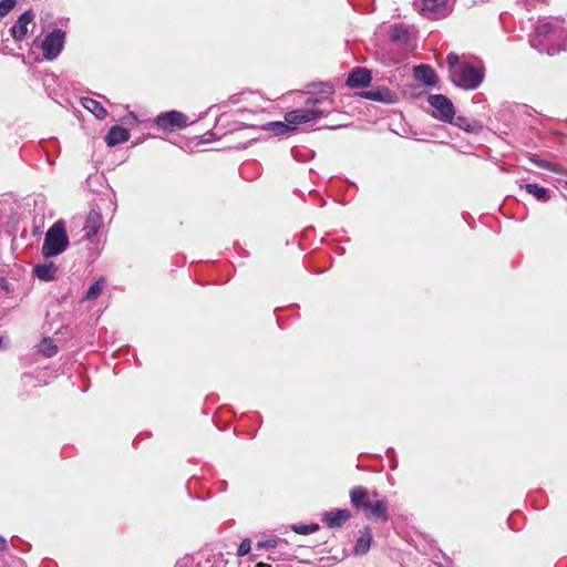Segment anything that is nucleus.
I'll list each match as a JSON object with an SVG mask.
<instances>
[{
  "instance_id": "obj_31",
  "label": "nucleus",
  "mask_w": 567,
  "mask_h": 567,
  "mask_svg": "<svg viewBox=\"0 0 567 567\" xmlns=\"http://www.w3.org/2000/svg\"><path fill=\"white\" fill-rule=\"evenodd\" d=\"M250 549H251L250 540L248 538H245L244 540H241V543L238 546L237 555L239 557L246 556L249 554Z\"/></svg>"
},
{
  "instance_id": "obj_20",
  "label": "nucleus",
  "mask_w": 567,
  "mask_h": 567,
  "mask_svg": "<svg viewBox=\"0 0 567 567\" xmlns=\"http://www.w3.org/2000/svg\"><path fill=\"white\" fill-rule=\"evenodd\" d=\"M34 275L44 281H51L55 278L58 266L54 262L39 264L33 269Z\"/></svg>"
},
{
  "instance_id": "obj_8",
  "label": "nucleus",
  "mask_w": 567,
  "mask_h": 567,
  "mask_svg": "<svg viewBox=\"0 0 567 567\" xmlns=\"http://www.w3.org/2000/svg\"><path fill=\"white\" fill-rule=\"evenodd\" d=\"M155 123L164 131H173L174 128L185 127L187 125V117L182 112L169 111L157 115Z\"/></svg>"
},
{
  "instance_id": "obj_1",
  "label": "nucleus",
  "mask_w": 567,
  "mask_h": 567,
  "mask_svg": "<svg viewBox=\"0 0 567 567\" xmlns=\"http://www.w3.org/2000/svg\"><path fill=\"white\" fill-rule=\"evenodd\" d=\"M558 19L542 18L537 20L529 44L539 53L554 55L566 49L567 30Z\"/></svg>"
},
{
  "instance_id": "obj_5",
  "label": "nucleus",
  "mask_w": 567,
  "mask_h": 567,
  "mask_svg": "<svg viewBox=\"0 0 567 567\" xmlns=\"http://www.w3.org/2000/svg\"><path fill=\"white\" fill-rule=\"evenodd\" d=\"M323 103L324 100L322 99H308L306 107L287 112L285 114V121L290 125H298L324 117L330 113V109L317 106Z\"/></svg>"
},
{
  "instance_id": "obj_7",
  "label": "nucleus",
  "mask_w": 567,
  "mask_h": 567,
  "mask_svg": "<svg viewBox=\"0 0 567 567\" xmlns=\"http://www.w3.org/2000/svg\"><path fill=\"white\" fill-rule=\"evenodd\" d=\"M429 104L434 109L433 116L440 121L452 123L455 109L452 101L443 94H430Z\"/></svg>"
},
{
  "instance_id": "obj_28",
  "label": "nucleus",
  "mask_w": 567,
  "mask_h": 567,
  "mask_svg": "<svg viewBox=\"0 0 567 567\" xmlns=\"http://www.w3.org/2000/svg\"><path fill=\"white\" fill-rule=\"evenodd\" d=\"M282 540L280 538H274V539H265V540H258L256 544L257 549H269L275 548L281 543Z\"/></svg>"
},
{
  "instance_id": "obj_2",
  "label": "nucleus",
  "mask_w": 567,
  "mask_h": 567,
  "mask_svg": "<svg viewBox=\"0 0 567 567\" xmlns=\"http://www.w3.org/2000/svg\"><path fill=\"white\" fill-rule=\"evenodd\" d=\"M446 62L449 65V76L452 83L464 90L477 89L484 80V71L466 61H461L456 53L451 52Z\"/></svg>"
},
{
  "instance_id": "obj_23",
  "label": "nucleus",
  "mask_w": 567,
  "mask_h": 567,
  "mask_svg": "<svg viewBox=\"0 0 567 567\" xmlns=\"http://www.w3.org/2000/svg\"><path fill=\"white\" fill-rule=\"evenodd\" d=\"M104 287H105V281L103 278H100L99 280H96L94 284H92L89 287L84 299H86V300L96 299L103 291Z\"/></svg>"
},
{
  "instance_id": "obj_25",
  "label": "nucleus",
  "mask_w": 567,
  "mask_h": 567,
  "mask_svg": "<svg viewBox=\"0 0 567 567\" xmlns=\"http://www.w3.org/2000/svg\"><path fill=\"white\" fill-rule=\"evenodd\" d=\"M292 530L299 535H310L319 529L318 524H295Z\"/></svg>"
},
{
  "instance_id": "obj_22",
  "label": "nucleus",
  "mask_w": 567,
  "mask_h": 567,
  "mask_svg": "<svg viewBox=\"0 0 567 567\" xmlns=\"http://www.w3.org/2000/svg\"><path fill=\"white\" fill-rule=\"evenodd\" d=\"M39 352H41L45 358H51L56 354L58 347L53 342L51 338H44L38 346Z\"/></svg>"
},
{
  "instance_id": "obj_33",
  "label": "nucleus",
  "mask_w": 567,
  "mask_h": 567,
  "mask_svg": "<svg viewBox=\"0 0 567 567\" xmlns=\"http://www.w3.org/2000/svg\"><path fill=\"white\" fill-rule=\"evenodd\" d=\"M256 567H271V566H270V565H268V564H265V563H258V564L256 565Z\"/></svg>"
},
{
  "instance_id": "obj_3",
  "label": "nucleus",
  "mask_w": 567,
  "mask_h": 567,
  "mask_svg": "<svg viewBox=\"0 0 567 567\" xmlns=\"http://www.w3.org/2000/svg\"><path fill=\"white\" fill-rule=\"evenodd\" d=\"M351 505L362 511L368 518H379L382 522L390 519L388 502L379 498V494L373 492L371 496L363 486H355L350 491Z\"/></svg>"
},
{
  "instance_id": "obj_35",
  "label": "nucleus",
  "mask_w": 567,
  "mask_h": 567,
  "mask_svg": "<svg viewBox=\"0 0 567 567\" xmlns=\"http://www.w3.org/2000/svg\"><path fill=\"white\" fill-rule=\"evenodd\" d=\"M566 187H567V182H566Z\"/></svg>"
},
{
  "instance_id": "obj_24",
  "label": "nucleus",
  "mask_w": 567,
  "mask_h": 567,
  "mask_svg": "<svg viewBox=\"0 0 567 567\" xmlns=\"http://www.w3.org/2000/svg\"><path fill=\"white\" fill-rule=\"evenodd\" d=\"M529 161L532 163H534L536 166L540 167V168H544V169H547L549 172H553V173H558L559 169L557 168V165L556 164H553L546 159H542L539 158L537 155H534V154H530L528 156Z\"/></svg>"
},
{
  "instance_id": "obj_4",
  "label": "nucleus",
  "mask_w": 567,
  "mask_h": 567,
  "mask_svg": "<svg viewBox=\"0 0 567 567\" xmlns=\"http://www.w3.org/2000/svg\"><path fill=\"white\" fill-rule=\"evenodd\" d=\"M69 247V237L63 220L55 221L45 233L41 252L51 258L62 254Z\"/></svg>"
},
{
  "instance_id": "obj_14",
  "label": "nucleus",
  "mask_w": 567,
  "mask_h": 567,
  "mask_svg": "<svg viewBox=\"0 0 567 567\" xmlns=\"http://www.w3.org/2000/svg\"><path fill=\"white\" fill-rule=\"evenodd\" d=\"M414 76L416 80L423 82L424 84L432 86L437 82V75L435 71L427 64H420L414 66Z\"/></svg>"
},
{
  "instance_id": "obj_34",
  "label": "nucleus",
  "mask_w": 567,
  "mask_h": 567,
  "mask_svg": "<svg viewBox=\"0 0 567 567\" xmlns=\"http://www.w3.org/2000/svg\"><path fill=\"white\" fill-rule=\"evenodd\" d=\"M2 341H3V339H2V337L0 336V347L2 346Z\"/></svg>"
},
{
  "instance_id": "obj_27",
  "label": "nucleus",
  "mask_w": 567,
  "mask_h": 567,
  "mask_svg": "<svg viewBox=\"0 0 567 567\" xmlns=\"http://www.w3.org/2000/svg\"><path fill=\"white\" fill-rule=\"evenodd\" d=\"M408 29L402 24H395L391 29V39L393 40H404L408 38Z\"/></svg>"
},
{
  "instance_id": "obj_15",
  "label": "nucleus",
  "mask_w": 567,
  "mask_h": 567,
  "mask_svg": "<svg viewBox=\"0 0 567 567\" xmlns=\"http://www.w3.org/2000/svg\"><path fill=\"white\" fill-rule=\"evenodd\" d=\"M130 138V133L126 128L114 125L110 128L105 136V142L109 146H115L126 142Z\"/></svg>"
},
{
  "instance_id": "obj_19",
  "label": "nucleus",
  "mask_w": 567,
  "mask_h": 567,
  "mask_svg": "<svg viewBox=\"0 0 567 567\" xmlns=\"http://www.w3.org/2000/svg\"><path fill=\"white\" fill-rule=\"evenodd\" d=\"M81 104L85 110L94 114L99 120H103L107 115L106 109L99 101L92 97H82Z\"/></svg>"
},
{
  "instance_id": "obj_13",
  "label": "nucleus",
  "mask_w": 567,
  "mask_h": 567,
  "mask_svg": "<svg viewBox=\"0 0 567 567\" xmlns=\"http://www.w3.org/2000/svg\"><path fill=\"white\" fill-rule=\"evenodd\" d=\"M350 517L351 513L349 509L340 508L324 513L322 522L329 528H337L341 527Z\"/></svg>"
},
{
  "instance_id": "obj_6",
  "label": "nucleus",
  "mask_w": 567,
  "mask_h": 567,
  "mask_svg": "<svg viewBox=\"0 0 567 567\" xmlns=\"http://www.w3.org/2000/svg\"><path fill=\"white\" fill-rule=\"evenodd\" d=\"M65 42V32L61 29H54L48 33L42 43L41 50L45 60L52 61L59 56Z\"/></svg>"
},
{
  "instance_id": "obj_30",
  "label": "nucleus",
  "mask_w": 567,
  "mask_h": 567,
  "mask_svg": "<svg viewBox=\"0 0 567 567\" xmlns=\"http://www.w3.org/2000/svg\"><path fill=\"white\" fill-rule=\"evenodd\" d=\"M174 567H195L194 557L190 555H185L175 563Z\"/></svg>"
},
{
  "instance_id": "obj_11",
  "label": "nucleus",
  "mask_w": 567,
  "mask_h": 567,
  "mask_svg": "<svg viewBox=\"0 0 567 567\" xmlns=\"http://www.w3.org/2000/svg\"><path fill=\"white\" fill-rule=\"evenodd\" d=\"M102 226V215L100 210L92 208L89 213L85 225H84V238L87 240H92L99 233Z\"/></svg>"
},
{
  "instance_id": "obj_10",
  "label": "nucleus",
  "mask_w": 567,
  "mask_h": 567,
  "mask_svg": "<svg viewBox=\"0 0 567 567\" xmlns=\"http://www.w3.org/2000/svg\"><path fill=\"white\" fill-rule=\"evenodd\" d=\"M33 18L34 13L32 10H27L19 16L16 24L10 29V33L16 41H21L25 37L28 25L32 22Z\"/></svg>"
},
{
  "instance_id": "obj_18",
  "label": "nucleus",
  "mask_w": 567,
  "mask_h": 567,
  "mask_svg": "<svg viewBox=\"0 0 567 567\" xmlns=\"http://www.w3.org/2000/svg\"><path fill=\"white\" fill-rule=\"evenodd\" d=\"M452 124L456 125L457 127L468 132V133H478L482 131L483 125L480 121L474 118H468L465 116H454V120L452 121Z\"/></svg>"
},
{
  "instance_id": "obj_9",
  "label": "nucleus",
  "mask_w": 567,
  "mask_h": 567,
  "mask_svg": "<svg viewBox=\"0 0 567 567\" xmlns=\"http://www.w3.org/2000/svg\"><path fill=\"white\" fill-rule=\"evenodd\" d=\"M421 12L430 19H440L449 13L447 0H422Z\"/></svg>"
},
{
  "instance_id": "obj_12",
  "label": "nucleus",
  "mask_w": 567,
  "mask_h": 567,
  "mask_svg": "<svg viewBox=\"0 0 567 567\" xmlns=\"http://www.w3.org/2000/svg\"><path fill=\"white\" fill-rule=\"evenodd\" d=\"M371 73L365 68L353 69L347 79V85L352 89L365 87L371 82Z\"/></svg>"
},
{
  "instance_id": "obj_32",
  "label": "nucleus",
  "mask_w": 567,
  "mask_h": 567,
  "mask_svg": "<svg viewBox=\"0 0 567 567\" xmlns=\"http://www.w3.org/2000/svg\"><path fill=\"white\" fill-rule=\"evenodd\" d=\"M8 547V542L4 537L0 536V550H6Z\"/></svg>"
},
{
  "instance_id": "obj_17",
  "label": "nucleus",
  "mask_w": 567,
  "mask_h": 567,
  "mask_svg": "<svg viewBox=\"0 0 567 567\" xmlns=\"http://www.w3.org/2000/svg\"><path fill=\"white\" fill-rule=\"evenodd\" d=\"M362 96L378 102L393 103L395 101L394 93L389 89H373L362 93Z\"/></svg>"
},
{
  "instance_id": "obj_21",
  "label": "nucleus",
  "mask_w": 567,
  "mask_h": 567,
  "mask_svg": "<svg viewBox=\"0 0 567 567\" xmlns=\"http://www.w3.org/2000/svg\"><path fill=\"white\" fill-rule=\"evenodd\" d=\"M524 188L526 189V192L528 194L533 195L538 200H548L547 188H545L536 183L526 184V185H524Z\"/></svg>"
},
{
  "instance_id": "obj_26",
  "label": "nucleus",
  "mask_w": 567,
  "mask_h": 567,
  "mask_svg": "<svg viewBox=\"0 0 567 567\" xmlns=\"http://www.w3.org/2000/svg\"><path fill=\"white\" fill-rule=\"evenodd\" d=\"M268 126L276 135H281L292 128L291 125L288 124L286 121L285 122H279V121L270 122L268 124Z\"/></svg>"
},
{
  "instance_id": "obj_29",
  "label": "nucleus",
  "mask_w": 567,
  "mask_h": 567,
  "mask_svg": "<svg viewBox=\"0 0 567 567\" xmlns=\"http://www.w3.org/2000/svg\"><path fill=\"white\" fill-rule=\"evenodd\" d=\"M16 0H0V18L6 17L16 6Z\"/></svg>"
},
{
  "instance_id": "obj_16",
  "label": "nucleus",
  "mask_w": 567,
  "mask_h": 567,
  "mask_svg": "<svg viewBox=\"0 0 567 567\" xmlns=\"http://www.w3.org/2000/svg\"><path fill=\"white\" fill-rule=\"evenodd\" d=\"M372 542V530L370 527H364L360 532V536L355 542L353 551L355 555H364L369 551Z\"/></svg>"
}]
</instances>
